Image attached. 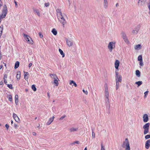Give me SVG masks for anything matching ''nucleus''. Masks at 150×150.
Here are the masks:
<instances>
[{
	"instance_id": "nucleus-52",
	"label": "nucleus",
	"mask_w": 150,
	"mask_h": 150,
	"mask_svg": "<svg viewBox=\"0 0 150 150\" xmlns=\"http://www.w3.org/2000/svg\"><path fill=\"white\" fill-rule=\"evenodd\" d=\"M14 127L16 129L18 127V126L17 124H14Z\"/></svg>"
},
{
	"instance_id": "nucleus-61",
	"label": "nucleus",
	"mask_w": 150,
	"mask_h": 150,
	"mask_svg": "<svg viewBox=\"0 0 150 150\" xmlns=\"http://www.w3.org/2000/svg\"><path fill=\"white\" fill-rule=\"evenodd\" d=\"M47 95H48V97H49V98H50V96H49V93H47Z\"/></svg>"
},
{
	"instance_id": "nucleus-58",
	"label": "nucleus",
	"mask_w": 150,
	"mask_h": 150,
	"mask_svg": "<svg viewBox=\"0 0 150 150\" xmlns=\"http://www.w3.org/2000/svg\"><path fill=\"white\" fill-rule=\"evenodd\" d=\"M33 135L34 136H35L36 135V133L35 132H34L33 133Z\"/></svg>"
},
{
	"instance_id": "nucleus-2",
	"label": "nucleus",
	"mask_w": 150,
	"mask_h": 150,
	"mask_svg": "<svg viewBox=\"0 0 150 150\" xmlns=\"http://www.w3.org/2000/svg\"><path fill=\"white\" fill-rule=\"evenodd\" d=\"M115 43H116L115 42H112L109 43L108 47L110 52H112L113 49L115 48Z\"/></svg>"
},
{
	"instance_id": "nucleus-1",
	"label": "nucleus",
	"mask_w": 150,
	"mask_h": 150,
	"mask_svg": "<svg viewBox=\"0 0 150 150\" xmlns=\"http://www.w3.org/2000/svg\"><path fill=\"white\" fill-rule=\"evenodd\" d=\"M56 11L57 17L58 20L62 23L63 26L64 27V25L66 24L67 21L63 17L61 10L59 9H57L56 10Z\"/></svg>"
},
{
	"instance_id": "nucleus-15",
	"label": "nucleus",
	"mask_w": 150,
	"mask_h": 150,
	"mask_svg": "<svg viewBox=\"0 0 150 150\" xmlns=\"http://www.w3.org/2000/svg\"><path fill=\"white\" fill-rule=\"evenodd\" d=\"M122 37L125 41V42L126 43H128L129 41L128 40V39H127V37L126 36V35L125 34H123Z\"/></svg>"
},
{
	"instance_id": "nucleus-39",
	"label": "nucleus",
	"mask_w": 150,
	"mask_h": 150,
	"mask_svg": "<svg viewBox=\"0 0 150 150\" xmlns=\"http://www.w3.org/2000/svg\"><path fill=\"white\" fill-rule=\"evenodd\" d=\"M148 91H146L144 92V98H146V95L148 94Z\"/></svg>"
},
{
	"instance_id": "nucleus-18",
	"label": "nucleus",
	"mask_w": 150,
	"mask_h": 150,
	"mask_svg": "<svg viewBox=\"0 0 150 150\" xmlns=\"http://www.w3.org/2000/svg\"><path fill=\"white\" fill-rule=\"evenodd\" d=\"M33 11L35 13L37 14L39 16H40V13L38 9H33Z\"/></svg>"
},
{
	"instance_id": "nucleus-43",
	"label": "nucleus",
	"mask_w": 150,
	"mask_h": 150,
	"mask_svg": "<svg viewBox=\"0 0 150 150\" xmlns=\"http://www.w3.org/2000/svg\"><path fill=\"white\" fill-rule=\"evenodd\" d=\"M148 8L149 9V13L150 15V1L149 2L148 4Z\"/></svg>"
},
{
	"instance_id": "nucleus-16",
	"label": "nucleus",
	"mask_w": 150,
	"mask_h": 150,
	"mask_svg": "<svg viewBox=\"0 0 150 150\" xmlns=\"http://www.w3.org/2000/svg\"><path fill=\"white\" fill-rule=\"evenodd\" d=\"M23 35L24 38L27 41L31 38L29 35L25 34H23Z\"/></svg>"
},
{
	"instance_id": "nucleus-60",
	"label": "nucleus",
	"mask_w": 150,
	"mask_h": 150,
	"mask_svg": "<svg viewBox=\"0 0 150 150\" xmlns=\"http://www.w3.org/2000/svg\"><path fill=\"white\" fill-rule=\"evenodd\" d=\"M119 6V4H118L117 3L116 4V7H117L118 6Z\"/></svg>"
},
{
	"instance_id": "nucleus-34",
	"label": "nucleus",
	"mask_w": 150,
	"mask_h": 150,
	"mask_svg": "<svg viewBox=\"0 0 150 150\" xmlns=\"http://www.w3.org/2000/svg\"><path fill=\"white\" fill-rule=\"evenodd\" d=\"M146 0H139L138 3H140L141 5H142L145 2Z\"/></svg>"
},
{
	"instance_id": "nucleus-41",
	"label": "nucleus",
	"mask_w": 150,
	"mask_h": 150,
	"mask_svg": "<svg viewBox=\"0 0 150 150\" xmlns=\"http://www.w3.org/2000/svg\"><path fill=\"white\" fill-rule=\"evenodd\" d=\"M115 73L116 75V78H118V77H119V76H118L119 73L118 71H115Z\"/></svg>"
},
{
	"instance_id": "nucleus-19",
	"label": "nucleus",
	"mask_w": 150,
	"mask_h": 150,
	"mask_svg": "<svg viewBox=\"0 0 150 150\" xmlns=\"http://www.w3.org/2000/svg\"><path fill=\"white\" fill-rule=\"evenodd\" d=\"M21 78V72L20 71H18L16 75V78L17 79L19 80Z\"/></svg>"
},
{
	"instance_id": "nucleus-51",
	"label": "nucleus",
	"mask_w": 150,
	"mask_h": 150,
	"mask_svg": "<svg viewBox=\"0 0 150 150\" xmlns=\"http://www.w3.org/2000/svg\"><path fill=\"white\" fill-rule=\"evenodd\" d=\"M39 36H40V37L41 38H42L43 37V35H42V34H41V33H39Z\"/></svg>"
},
{
	"instance_id": "nucleus-24",
	"label": "nucleus",
	"mask_w": 150,
	"mask_h": 150,
	"mask_svg": "<svg viewBox=\"0 0 150 150\" xmlns=\"http://www.w3.org/2000/svg\"><path fill=\"white\" fill-rule=\"evenodd\" d=\"M141 45L139 44L136 45L134 47L135 50H139L141 48Z\"/></svg>"
},
{
	"instance_id": "nucleus-20",
	"label": "nucleus",
	"mask_w": 150,
	"mask_h": 150,
	"mask_svg": "<svg viewBox=\"0 0 150 150\" xmlns=\"http://www.w3.org/2000/svg\"><path fill=\"white\" fill-rule=\"evenodd\" d=\"M15 100L16 104L17 105L18 104V96L17 95L15 96Z\"/></svg>"
},
{
	"instance_id": "nucleus-42",
	"label": "nucleus",
	"mask_w": 150,
	"mask_h": 150,
	"mask_svg": "<svg viewBox=\"0 0 150 150\" xmlns=\"http://www.w3.org/2000/svg\"><path fill=\"white\" fill-rule=\"evenodd\" d=\"M138 29L137 30H133L132 31V32L134 34H136L137 33L138 31Z\"/></svg>"
},
{
	"instance_id": "nucleus-55",
	"label": "nucleus",
	"mask_w": 150,
	"mask_h": 150,
	"mask_svg": "<svg viewBox=\"0 0 150 150\" xmlns=\"http://www.w3.org/2000/svg\"><path fill=\"white\" fill-rule=\"evenodd\" d=\"M5 127H6V129H8L9 128V125L8 124H6V125H5Z\"/></svg>"
},
{
	"instance_id": "nucleus-5",
	"label": "nucleus",
	"mask_w": 150,
	"mask_h": 150,
	"mask_svg": "<svg viewBox=\"0 0 150 150\" xmlns=\"http://www.w3.org/2000/svg\"><path fill=\"white\" fill-rule=\"evenodd\" d=\"M150 126V123H146L143 126V128L144 129V134H146L149 132V128Z\"/></svg>"
},
{
	"instance_id": "nucleus-9",
	"label": "nucleus",
	"mask_w": 150,
	"mask_h": 150,
	"mask_svg": "<svg viewBox=\"0 0 150 150\" xmlns=\"http://www.w3.org/2000/svg\"><path fill=\"white\" fill-rule=\"evenodd\" d=\"M66 43L67 45L69 47L72 46L73 44V42L72 40L67 39L66 40Z\"/></svg>"
},
{
	"instance_id": "nucleus-38",
	"label": "nucleus",
	"mask_w": 150,
	"mask_h": 150,
	"mask_svg": "<svg viewBox=\"0 0 150 150\" xmlns=\"http://www.w3.org/2000/svg\"><path fill=\"white\" fill-rule=\"evenodd\" d=\"M7 86L11 89H13V87L12 86V85L11 84H7Z\"/></svg>"
},
{
	"instance_id": "nucleus-50",
	"label": "nucleus",
	"mask_w": 150,
	"mask_h": 150,
	"mask_svg": "<svg viewBox=\"0 0 150 150\" xmlns=\"http://www.w3.org/2000/svg\"><path fill=\"white\" fill-rule=\"evenodd\" d=\"M76 143L78 144H79L80 143L78 141H75L74 142L73 144Z\"/></svg>"
},
{
	"instance_id": "nucleus-12",
	"label": "nucleus",
	"mask_w": 150,
	"mask_h": 150,
	"mask_svg": "<svg viewBox=\"0 0 150 150\" xmlns=\"http://www.w3.org/2000/svg\"><path fill=\"white\" fill-rule=\"evenodd\" d=\"M54 118V116H53L52 117L50 118L48 121L47 123V125H50L53 121Z\"/></svg>"
},
{
	"instance_id": "nucleus-8",
	"label": "nucleus",
	"mask_w": 150,
	"mask_h": 150,
	"mask_svg": "<svg viewBox=\"0 0 150 150\" xmlns=\"http://www.w3.org/2000/svg\"><path fill=\"white\" fill-rule=\"evenodd\" d=\"M13 117L16 121L17 122H19L20 121L17 115L15 113L13 114Z\"/></svg>"
},
{
	"instance_id": "nucleus-11",
	"label": "nucleus",
	"mask_w": 150,
	"mask_h": 150,
	"mask_svg": "<svg viewBox=\"0 0 150 150\" xmlns=\"http://www.w3.org/2000/svg\"><path fill=\"white\" fill-rule=\"evenodd\" d=\"M120 62L118 60H116L115 63V67L116 69H118L119 66Z\"/></svg>"
},
{
	"instance_id": "nucleus-46",
	"label": "nucleus",
	"mask_w": 150,
	"mask_h": 150,
	"mask_svg": "<svg viewBox=\"0 0 150 150\" xmlns=\"http://www.w3.org/2000/svg\"><path fill=\"white\" fill-rule=\"evenodd\" d=\"M82 91L86 95H87L88 94V92L87 91H85L84 89H83Z\"/></svg>"
},
{
	"instance_id": "nucleus-10",
	"label": "nucleus",
	"mask_w": 150,
	"mask_h": 150,
	"mask_svg": "<svg viewBox=\"0 0 150 150\" xmlns=\"http://www.w3.org/2000/svg\"><path fill=\"white\" fill-rule=\"evenodd\" d=\"M143 121L144 122H147L149 120L148 115L146 114H144L143 116Z\"/></svg>"
},
{
	"instance_id": "nucleus-45",
	"label": "nucleus",
	"mask_w": 150,
	"mask_h": 150,
	"mask_svg": "<svg viewBox=\"0 0 150 150\" xmlns=\"http://www.w3.org/2000/svg\"><path fill=\"white\" fill-rule=\"evenodd\" d=\"M92 137L93 138H95V134L93 131L92 132Z\"/></svg>"
},
{
	"instance_id": "nucleus-40",
	"label": "nucleus",
	"mask_w": 150,
	"mask_h": 150,
	"mask_svg": "<svg viewBox=\"0 0 150 150\" xmlns=\"http://www.w3.org/2000/svg\"><path fill=\"white\" fill-rule=\"evenodd\" d=\"M150 138V134L147 135L145 136V138L146 139Z\"/></svg>"
},
{
	"instance_id": "nucleus-56",
	"label": "nucleus",
	"mask_w": 150,
	"mask_h": 150,
	"mask_svg": "<svg viewBox=\"0 0 150 150\" xmlns=\"http://www.w3.org/2000/svg\"><path fill=\"white\" fill-rule=\"evenodd\" d=\"M32 63H30L29 64V67H31L32 66Z\"/></svg>"
},
{
	"instance_id": "nucleus-27",
	"label": "nucleus",
	"mask_w": 150,
	"mask_h": 150,
	"mask_svg": "<svg viewBox=\"0 0 150 150\" xmlns=\"http://www.w3.org/2000/svg\"><path fill=\"white\" fill-rule=\"evenodd\" d=\"M52 33L54 35H56L57 34V31L55 28H53L52 30Z\"/></svg>"
},
{
	"instance_id": "nucleus-29",
	"label": "nucleus",
	"mask_w": 150,
	"mask_h": 150,
	"mask_svg": "<svg viewBox=\"0 0 150 150\" xmlns=\"http://www.w3.org/2000/svg\"><path fill=\"white\" fill-rule=\"evenodd\" d=\"M136 75L139 77L140 76V72L138 70H137L136 71Z\"/></svg>"
},
{
	"instance_id": "nucleus-6",
	"label": "nucleus",
	"mask_w": 150,
	"mask_h": 150,
	"mask_svg": "<svg viewBox=\"0 0 150 150\" xmlns=\"http://www.w3.org/2000/svg\"><path fill=\"white\" fill-rule=\"evenodd\" d=\"M7 13V9L6 6V5L4 6V9L3 11V14L2 15L1 17L2 18H4Z\"/></svg>"
},
{
	"instance_id": "nucleus-36",
	"label": "nucleus",
	"mask_w": 150,
	"mask_h": 150,
	"mask_svg": "<svg viewBox=\"0 0 150 150\" xmlns=\"http://www.w3.org/2000/svg\"><path fill=\"white\" fill-rule=\"evenodd\" d=\"M123 148H125V150H130V146H127L125 147H123Z\"/></svg>"
},
{
	"instance_id": "nucleus-57",
	"label": "nucleus",
	"mask_w": 150,
	"mask_h": 150,
	"mask_svg": "<svg viewBox=\"0 0 150 150\" xmlns=\"http://www.w3.org/2000/svg\"><path fill=\"white\" fill-rule=\"evenodd\" d=\"M15 6L16 7H17V2L15 1Z\"/></svg>"
},
{
	"instance_id": "nucleus-44",
	"label": "nucleus",
	"mask_w": 150,
	"mask_h": 150,
	"mask_svg": "<svg viewBox=\"0 0 150 150\" xmlns=\"http://www.w3.org/2000/svg\"><path fill=\"white\" fill-rule=\"evenodd\" d=\"M101 150H105V147L103 146L102 144H101Z\"/></svg>"
},
{
	"instance_id": "nucleus-59",
	"label": "nucleus",
	"mask_w": 150,
	"mask_h": 150,
	"mask_svg": "<svg viewBox=\"0 0 150 150\" xmlns=\"http://www.w3.org/2000/svg\"><path fill=\"white\" fill-rule=\"evenodd\" d=\"M3 67V66L2 65H1L0 66V70Z\"/></svg>"
},
{
	"instance_id": "nucleus-25",
	"label": "nucleus",
	"mask_w": 150,
	"mask_h": 150,
	"mask_svg": "<svg viewBox=\"0 0 150 150\" xmlns=\"http://www.w3.org/2000/svg\"><path fill=\"white\" fill-rule=\"evenodd\" d=\"M7 97L8 98V100L11 102L12 101V96L11 95H8L7 96Z\"/></svg>"
},
{
	"instance_id": "nucleus-35",
	"label": "nucleus",
	"mask_w": 150,
	"mask_h": 150,
	"mask_svg": "<svg viewBox=\"0 0 150 150\" xmlns=\"http://www.w3.org/2000/svg\"><path fill=\"white\" fill-rule=\"evenodd\" d=\"M3 28V25H1L0 27V34H2Z\"/></svg>"
},
{
	"instance_id": "nucleus-37",
	"label": "nucleus",
	"mask_w": 150,
	"mask_h": 150,
	"mask_svg": "<svg viewBox=\"0 0 150 150\" xmlns=\"http://www.w3.org/2000/svg\"><path fill=\"white\" fill-rule=\"evenodd\" d=\"M138 61H142V55H139L138 57Z\"/></svg>"
},
{
	"instance_id": "nucleus-54",
	"label": "nucleus",
	"mask_w": 150,
	"mask_h": 150,
	"mask_svg": "<svg viewBox=\"0 0 150 150\" xmlns=\"http://www.w3.org/2000/svg\"><path fill=\"white\" fill-rule=\"evenodd\" d=\"M7 74H5V75H4V79H6L7 78Z\"/></svg>"
},
{
	"instance_id": "nucleus-32",
	"label": "nucleus",
	"mask_w": 150,
	"mask_h": 150,
	"mask_svg": "<svg viewBox=\"0 0 150 150\" xmlns=\"http://www.w3.org/2000/svg\"><path fill=\"white\" fill-rule=\"evenodd\" d=\"M32 89L34 91H36V88L35 87V85H33L32 86Z\"/></svg>"
},
{
	"instance_id": "nucleus-47",
	"label": "nucleus",
	"mask_w": 150,
	"mask_h": 150,
	"mask_svg": "<svg viewBox=\"0 0 150 150\" xmlns=\"http://www.w3.org/2000/svg\"><path fill=\"white\" fill-rule=\"evenodd\" d=\"M143 65H144V64H143L142 61H140V65L141 66H142Z\"/></svg>"
},
{
	"instance_id": "nucleus-26",
	"label": "nucleus",
	"mask_w": 150,
	"mask_h": 150,
	"mask_svg": "<svg viewBox=\"0 0 150 150\" xmlns=\"http://www.w3.org/2000/svg\"><path fill=\"white\" fill-rule=\"evenodd\" d=\"M59 50L61 54L62 55V57H64V53L63 51L61 49H59Z\"/></svg>"
},
{
	"instance_id": "nucleus-17",
	"label": "nucleus",
	"mask_w": 150,
	"mask_h": 150,
	"mask_svg": "<svg viewBox=\"0 0 150 150\" xmlns=\"http://www.w3.org/2000/svg\"><path fill=\"white\" fill-rule=\"evenodd\" d=\"M116 81H118L119 82H121L122 81V77L121 76L119 75L118 77V78H116Z\"/></svg>"
},
{
	"instance_id": "nucleus-14",
	"label": "nucleus",
	"mask_w": 150,
	"mask_h": 150,
	"mask_svg": "<svg viewBox=\"0 0 150 150\" xmlns=\"http://www.w3.org/2000/svg\"><path fill=\"white\" fill-rule=\"evenodd\" d=\"M150 139L148 140L146 142L145 148L146 149H148L150 146Z\"/></svg>"
},
{
	"instance_id": "nucleus-22",
	"label": "nucleus",
	"mask_w": 150,
	"mask_h": 150,
	"mask_svg": "<svg viewBox=\"0 0 150 150\" xmlns=\"http://www.w3.org/2000/svg\"><path fill=\"white\" fill-rule=\"evenodd\" d=\"M19 62L18 61H17L15 64L14 68L15 69H17L19 67Z\"/></svg>"
},
{
	"instance_id": "nucleus-21",
	"label": "nucleus",
	"mask_w": 150,
	"mask_h": 150,
	"mask_svg": "<svg viewBox=\"0 0 150 150\" xmlns=\"http://www.w3.org/2000/svg\"><path fill=\"white\" fill-rule=\"evenodd\" d=\"M104 6L105 8H107L108 6V3L107 0H104Z\"/></svg>"
},
{
	"instance_id": "nucleus-49",
	"label": "nucleus",
	"mask_w": 150,
	"mask_h": 150,
	"mask_svg": "<svg viewBox=\"0 0 150 150\" xmlns=\"http://www.w3.org/2000/svg\"><path fill=\"white\" fill-rule=\"evenodd\" d=\"M50 4L49 3H46L45 4V5L46 7H48L49 6Z\"/></svg>"
},
{
	"instance_id": "nucleus-13",
	"label": "nucleus",
	"mask_w": 150,
	"mask_h": 150,
	"mask_svg": "<svg viewBox=\"0 0 150 150\" xmlns=\"http://www.w3.org/2000/svg\"><path fill=\"white\" fill-rule=\"evenodd\" d=\"M24 79L26 81H27L28 77V76L29 75V74L28 72L24 71Z\"/></svg>"
},
{
	"instance_id": "nucleus-23",
	"label": "nucleus",
	"mask_w": 150,
	"mask_h": 150,
	"mask_svg": "<svg viewBox=\"0 0 150 150\" xmlns=\"http://www.w3.org/2000/svg\"><path fill=\"white\" fill-rule=\"evenodd\" d=\"M27 42L29 44L33 45V44L34 42L31 38L29 40L27 41Z\"/></svg>"
},
{
	"instance_id": "nucleus-7",
	"label": "nucleus",
	"mask_w": 150,
	"mask_h": 150,
	"mask_svg": "<svg viewBox=\"0 0 150 150\" xmlns=\"http://www.w3.org/2000/svg\"><path fill=\"white\" fill-rule=\"evenodd\" d=\"M129 145V144L128 139L127 138H126L125 139V141L123 142L122 146V147H125Z\"/></svg>"
},
{
	"instance_id": "nucleus-3",
	"label": "nucleus",
	"mask_w": 150,
	"mask_h": 150,
	"mask_svg": "<svg viewBox=\"0 0 150 150\" xmlns=\"http://www.w3.org/2000/svg\"><path fill=\"white\" fill-rule=\"evenodd\" d=\"M50 76L52 77H53L54 78V83L55 84L56 86H58L59 84L58 82V81L59 80V79L57 77V76L55 74H50Z\"/></svg>"
},
{
	"instance_id": "nucleus-64",
	"label": "nucleus",
	"mask_w": 150,
	"mask_h": 150,
	"mask_svg": "<svg viewBox=\"0 0 150 150\" xmlns=\"http://www.w3.org/2000/svg\"><path fill=\"white\" fill-rule=\"evenodd\" d=\"M87 150V147H86L85 149H84V150Z\"/></svg>"
},
{
	"instance_id": "nucleus-62",
	"label": "nucleus",
	"mask_w": 150,
	"mask_h": 150,
	"mask_svg": "<svg viewBox=\"0 0 150 150\" xmlns=\"http://www.w3.org/2000/svg\"><path fill=\"white\" fill-rule=\"evenodd\" d=\"M1 52L0 53V60L1 59Z\"/></svg>"
},
{
	"instance_id": "nucleus-28",
	"label": "nucleus",
	"mask_w": 150,
	"mask_h": 150,
	"mask_svg": "<svg viewBox=\"0 0 150 150\" xmlns=\"http://www.w3.org/2000/svg\"><path fill=\"white\" fill-rule=\"evenodd\" d=\"M72 83H73L75 87H77V85L75 82H74V81L73 80L70 81V82L69 83L70 85H71L72 84Z\"/></svg>"
},
{
	"instance_id": "nucleus-4",
	"label": "nucleus",
	"mask_w": 150,
	"mask_h": 150,
	"mask_svg": "<svg viewBox=\"0 0 150 150\" xmlns=\"http://www.w3.org/2000/svg\"><path fill=\"white\" fill-rule=\"evenodd\" d=\"M105 87V97L108 99V100H109V95L108 93V85L107 83H105L104 84Z\"/></svg>"
},
{
	"instance_id": "nucleus-53",
	"label": "nucleus",
	"mask_w": 150,
	"mask_h": 150,
	"mask_svg": "<svg viewBox=\"0 0 150 150\" xmlns=\"http://www.w3.org/2000/svg\"><path fill=\"white\" fill-rule=\"evenodd\" d=\"M4 83L7 85V80L6 79H4Z\"/></svg>"
},
{
	"instance_id": "nucleus-31",
	"label": "nucleus",
	"mask_w": 150,
	"mask_h": 150,
	"mask_svg": "<svg viewBox=\"0 0 150 150\" xmlns=\"http://www.w3.org/2000/svg\"><path fill=\"white\" fill-rule=\"evenodd\" d=\"M77 128H75L72 127L69 129V131L71 132H73L74 131H76L77 130Z\"/></svg>"
},
{
	"instance_id": "nucleus-63",
	"label": "nucleus",
	"mask_w": 150,
	"mask_h": 150,
	"mask_svg": "<svg viewBox=\"0 0 150 150\" xmlns=\"http://www.w3.org/2000/svg\"><path fill=\"white\" fill-rule=\"evenodd\" d=\"M11 124H12L13 123V121L12 120H11Z\"/></svg>"
},
{
	"instance_id": "nucleus-30",
	"label": "nucleus",
	"mask_w": 150,
	"mask_h": 150,
	"mask_svg": "<svg viewBox=\"0 0 150 150\" xmlns=\"http://www.w3.org/2000/svg\"><path fill=\"white\" fill-rule=\"evenodd\" d=\"M142 82L141 81H139L135 82V84L137 85L138 87L142 84Z\"/></svg>"
},
{
	"instance_id": "nucleus-48",
	"label": "nucleus",
	"mask_w": 150,
	"mask_h": 150,
	"mask_svg": "<svg viewBox=\"0 0 150 150\" xmlns=\"http://www.w3.org/2000/svg\"><path fill=\"white\" fill-rule=\"evenodd\" d=\"M66 117V115H64V116H62V117H61L60 118H59V120H62V119H63L65 117Z\"/></svg>"
},
{
	"instance_id": "nucleus-33",
	"label": "nucleus",
	"mask_w": 150,
	"mask_h": 150,
	"mask_svg": "<svg viewBox=\"0 0 150 150\" xmlns=\"http://www.w3.org/2000/svg\"><path fill=\"white\" fill-rule=\"evenodd\" d=\"M119 83L118 82L116 81V89L117 90L119 88Z\"/></svg>"
}]
</instances>
